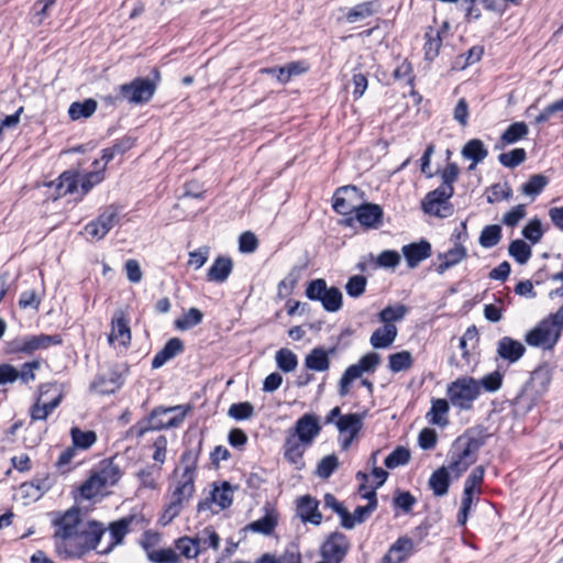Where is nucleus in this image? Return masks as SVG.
<instances>
[{"mask_svg":"<svg viewBox=\"0 0 563 563\" xmlns=\"http://www.w3.org/2000/svg\"><path fill=\"white\" fill-rule=\"evenodd\" d=\"M450 401L448 399L438 398L432 400L430 410L427 413V419L430 423L439 427H445L449 423L448 413L450 410Z\"/></svg>","mask_w":563,"mask_h":563,"instance_id":"obj_34","label":"nucleus"},{"mask_svg":"<svg viewBox=\"0 0 563 563\" xmlns=\"http://www.w3.org/2000/svg\"><path fill=\"white\" fill-rule=\"evenodd\" d=\"M358 490L362 497L368 500V504L366 506L356 507L352 515L346 511L344 520H342V526L346 529H352L355 525L363 522L377 506L374 489H367L365 484H361Z\"/></svg>","mask_w":563,"mask_h":563,"instance_id":"obj_17","label":"nucleus"},{"mask_svg":"<svg viewBox=\"0 0 563 563\" xmlns=\"http://www.w3.org/2000/svg\"><path fill=\"white\" fill-rule=\"evenodd\" d=\"M364 201L363 192L355 186H345L339 188L333 196V209L343 216L351 214Z\"/></svg>","mask_w":563,"mask_h":563,"instance_id":"obj_14","label":"nucleus"},{"mask_svg":"<svg viewBox=\"0 0 563 563\" xmlns=\"http://www.w3.org/2000/svg\"><path fill=\"white\" fill-rule=\"evenodd\" d=\"M256 563H302V559L299 551L288 549L279 556L265 553L260 559H257Z\"/></svg>","mask_w":563,"mask_h":563,"instance_id":"obj_46","label":"nucleus"},{"mask_svg":"<svg viewBox=\"0 0 563 563\" xmlns=\"http://www.w3.org/2000/svg\"><path fill=\"white\" fill-rule=\"evenodd\" d=\"M310 445L298 439L289 431H286L285 442L283 445L284 459L295 466L296 470L305 467L303 455Z\"/></svg>","mask_w":563,"mask_h":563,"instance_id":"obj_21","label":"nucleus"},{"mask_svg":"<svg viewBox=\"0 0 563 563\" xmlns=\"http://www.w3.org/2000/svg\"><path fill=\"white\" fill-rule=\"evenodd\" d=\"M228 415L235 420H247L254 416V407L249 401L233 404L230 406Z\"/></svg>","mask_w":563,"mask_h":563,"instance_id":"obj_58","label":"nucleus"},{"mask_svg":"<svg viewBox=\"0 0 563 563\" xmlns=\"http://www.w3.org/2000/svg\"><path fill=\"white\" fill-rule=\"evenodd\" d=\"M202 312L197 308H190L180 318L175 320V328L180 331L189 330L202 321Z\"/></svg>","mask_w":563,"mask_h":563,"instance_id":"obj_48","label":"nucleus"},{"mask_svg":"<svg viewBox=\"0 0 563 563\" xmlns=\"http://www.w3.org/2000/svg\"><path fill=\"white\" fill-rule=\"evenodd\" d=\"M62 343L59 335L37 334L18 338L10 343V351L15 353L32 354L45 350L52 345Z\"/></svg>","mask_w":563,"mask_h":563,"instance_id":"obj_13","label":"nucleus"},{"mask_svg":"<svg viewBox=\"0 0 563 563\" xmlns=\"http://www.w3.org/2000/svg\"><path fill=\"white\" fill-rule=\"evenodd\" d=\"M184 349L183 341L178 338H173L167 341V343L164 345V347L156 353V355L152 360V367L153 368H159L162 367L166 362L175 357L177 354H179Z\"/></svg>","mask_w":563,"mask_h":563,"instance_id":"obj_33","label":"nucleus"},{"mask_svg":"<svg viewBox=\"0 0 563 563\" xmlns=\"http://www.w3.org/2000/svg\"><path fill=\"white\" fill-rule=\"evenodd\" d=\"M453 194L454 189H450L448 186L438 187L427 194L421 203L422 210L424 213L438 218L450 217L453 213V207L450 203Z\"/></svg>","mask_w":563,"mask_h":563,"instance_id":"obj_8","label":"nucleus"},{"mask_svg":"<svg viewBox=\"0 0 563 563\" xmlns=\"http://www.w3.org/2000/svg\"><path fill=\"white\" fill-rule=\"evenodd\" d=\"M107 489V486L101 482L97 473L82 483L80 486V494L85 499H91L98 495H101Z\"/></svg>","mask_w":563,"mask_h":563,"instance_id":"obj_43","label":"nucleus"},{"mask_svg":"<svg viewBox=\"0 0 563 563\" xmlns=\"http://www.w3.org/2000/svg\"><path fill=\"white\" fill-rule=\"evenodd\" d=\"M162 477V466L159 465H146L140 468L136 473V478L139 481V490L141 489H150L156 490L159 489V482Z\"/></svg>","mask_w":563,"mask_h":563,"instance_id":"obj_27","label":"nucleus"},{"mask_svg":"<svg viewBox=\"0 0 563 563\" xmlns=\"http://www.w3.org/2000/svg\"><path fill=\"white\" fill-rule=\"evenodd\" d=\"M462 155L466 159H472L470 169H474L478 163L487 157L488 151L481 140L473 139L463 146Z\"/></svg>","mask_w":563,"mask_h":563,"instance_id":"obj_35","label":"nucleus"},{"mask_svg":"<svg viewBox=\"0 0 563 563\" xmlns=\"http://www.w3.org/2000/svg\"><path fill=\"white\" fill-rule=\"evenodd\" d=\"M526 159V151L523 148H515L507 153H501L498 157L500 164L506 167L514 168Z\"/></svg>","mask_w":563,"mask_h":563,"instance_id":"obj_63","label":"nucleus"},{"mask_svg":"<svg viewBox=\"0 0 563 563\" xmlns=\"http://www.w3.org/2000/svg\"><path fill=\"white\" fill-rule=\"evenodd\" d=\"M509 255L519 264L528 263L532 255L531 246L523 240H515L509 244Z\"/></svg>","mask_w":563,"mask_h":563,"instance_id":"obj_45","label":"nucleus"},{"mask_svg":"<svg viewBox=\"0 0 563 563\" xmlns=\"http://www.w3.org/2000/svg\"><path fill=\"white\" fill-rule=\"evenodd\" d=\"M426 44H424V54L427 59L432 60L439 54L442 40L440 36V32L434 29H429L424 35Z\"/></svg>","mask_w":563,"mask_h":563,"instance_id":"obj_50","label":"nucleus"},{"mask_svg":"<svg viewBox=\"0 0 563 563\" xmlns=\"http://www.w3.org/2000/svg\"><path fill=\"white\" fill-rule=\"evenodd\" d=\"M563 330V308L539 322L525 335L528 345L543 350H552Z\"/></svg>","mask_w":563,"mask_h":563,"instance_id":"obj_4","label":"nucleus"},{"mask_svg":"<svg viewBox=\"0 0 563 563\" xmlns=\"http://www.w3.org/2000/svg\"><path fill=\"white\" fill-rule=\"evenodd\" d=\"M367 279L363 275H354L349 278L345 290L350 297L357 298L365 292Z\"/></svg>","mask_w":563,"mask_h":563,"instance_id":"obj_62","label":"nucleus"},{"mask_svg":"<svg viewBox=\"0 0 563 563\" xmlns=\"http://www.w3.org/2000/svg\"><path fill=\"white\" fill-rule=\"evenodd\" d=\"M382 8L379 0H369L361 2L353 8L349 9L345 14L347 23H357L364 21L374 14L378 13Z\"/></svg>","mask_w":563,"mask_h":563,"instance_id":"obj_25","label":"nucleus"},{"mask_svg":"<svg viewBox=\"0 0 563 563\" xmlns=\"http://www.w3.org/2000/svg\"><path fill=\"white\" fill-rule=\"evenodd\" d=\"M364 416L360 413H347L335 421L340 434L342 450L346 451L363 427Z\"/></svg>","mask_w":563,"mask_h":563,"instance_id":"obj_15","label":"nucleus"},{"mask_svg":"<svg viewBox=\"0 0 563 563\" xmlns=\"http://www.w3.org/2000/svg\"><path fill=\"white\" fill-rule=\"evenodd\" d=\"M305 365L311 371L324 372L330 366L329 355L323 349L316 347L306 356Z\"/></svg>","mask_w":563,"mask_h":563,"instance_id":"obj_40","label":"nucleus"},{"mask_svg":"<svg viewBox=\"0 0 563 563\" xmlns=\"http://www.w3.org/2000/svg\"><path fill=\"white\" fill-rule=\"evenodd\" d=\"M276 525V517L273 514H266L261 519L251 522L249 525V529L254 532L271 534L274 531Z\"/></svg>","mask_w":563,"mask_h":563,"instance_id":"obj_57","label":"nucleus"},{"mask_svg":"<svg viewBox=\"0 0 563 563\" xmlns=\"http://www.w3.org/2000/svg\"><path fill=\"white\" fill-rule=\"evenodd\" d=\"M397 334L398 330L395 324H384L372 333L369 342L374 349H387L394 343Z\"/></svg>","mask_w":563,"mask_h":563,"instance_id":"obj_32","label":"nucleus"},{"mask_svg":"<svg viewBox=\"0 0 563 563\" xmlns=\"http://www.w3.org/2000/svg\"><path fill=\"white\" fill-rule=\"evenodd\" d=\"M477 384L479 385V393L482 391V389L488 393H495L503 385V375L499 372L495 371L493 373H489L488 375H485L481 379H477Z\"/></svg>","mask_w":563,"mask_h":563,"instance_id":"obj_59","label":"nucleus"},{"mask_svg":"<svg viewBox=\"0 0 563 563\" xmlns=\"http://www.w3.org/2000/svg\"><path fill=\"white\" fill-rule=\"evenodd\" d=\"M409 460H410L409 450L404 446H398L385 459V465L388 468H396L400 465L407 464L409 462Z\"/></svg>","mask_w":563,"mask_h":563,"instance_id":"obj_60","label":"nucleus"},{"mask_svg":"<svg viewBox=\"0 0 563 563\" xmlns=\"http://www.w3.org/2000/svg\"><path fill=\"white\" fill-rule=\"evenodd\" d=\"M232 500L233 489L231 485L228 482H222L219 485H213L210 495L206 499L199 501L197 510L199 512L211 511L217 514L230 507Z\"/></svg>","mask_w":563,"mask_h":563,"instance_id":"obj_12","label":"nucleus"},{"mask_svg":"<svg viewBox=\"0 0 563 563\" xmlns=\"http://www.w3.org/2000/svg\"><path fill=\"white\" fill-rule=\"evenodd\" d=\"M402 254L410 268H415L420 262L428 258L431 255V244L427 241H420L418 243H411L404 245Z\"/></svg>","mask_w":563,"mask_h":563,"instance_id":"obj_26","label":"nucleus"},{"mask_svg":"<svg viewBox=\"0 0 563 563\" xmlns=\"http://www.w3.org/2000/svg\"><path fill=\"white\" fill-rule=\"evenodd\" d=\"M549 180L541 174L532 175L521 187V192L534 199L548 185Z\"/></svg>","mask_w":563,"mask_h":563,"instance_id":"obj_49","label":"nucleus"},{"mask_svg":"<svg viewBox=\"0 0 563 563\" xmlns=\"http://www.w3.org/2000/svg\"><path fill=\"white\" fill-rule=\"evenodd\" d=\"M382 362L376 352H368L357 363L350 365L339 380V395L345 397L350 393L351 384L362 378L364 374L374 373Z\"/></svg>","mask_w":563,"mask_h":563,"instance_id":"obj_7","label":"nucleus"},{"mask_svg":"<svg viewBox=\"0 0 563 563\" xmlns=\"http://www.w3.org/2000/svg\"><path fill=\"white\" fill-rule=\"evenodd\" d=\"M70 434L76 449L87 450L97 441L95 431H81L78 428H73Z\"/></svg>","mask_w":563,"mask_h":563,"instance_id":"obj_51","label":"nucleus"},{"mask_svg":"<svg viewBox=\"0 0 563 563\" xmlns=\"http://www.w3.org/2000/svg\"><path fill=\"white\" fill-rule=\"evenodd\" d=\"M130 522L131 520L129 519H121L112 522L109 527L108 534L104 532L100 545L95 550L100 554H108L111 552L114 547L122 543L129 531Z\"/></svg>","mask_w":563,"mask_h":563,"instance_id":"obj_20","label":"nucleus"},{"mask_svg":"<svg viewBox=\"0 0 563 563\" xmlns=\"http://www.w3.org/2000/svg\"><path fill=\"white\" fill-rule=\"evenodd\" d=\"M197 468V454L187 451L181 455L180 466L175 470L176 481L167 496L159 521L170 523L192 498L195 493V478Z\"/></svg>","mask_w":563,"mask_h":563,"instance_id":"obj_2","label":"nucleus"},{"mask_svg":"<svg viewBox=\"0 0 563 563\" xmlns=\"http://www.w3.org/2000/svg\"><path fill=\"white\" fill-rule=\"evenodd\" d=\"M356 220L365 228H377L383 220V209L376 203L365 201L355 211Z\"/></svg>","mask_w":563,"mask_h":563,"instance_id":"obj_23","label":"nucleus"},{"mask_svg":"<svg viewBox=\"0 0 563 563\" xmlns=\"http://www.w3.org/2000/svg\"><path fill=\"white\" fill-rule=\"evenodd\" d=\"M446 396L454 408L462 411L472 409L474 401L479 397L477 379L471 376L456 378L448 385Z\"/></svg>","mask_w":563,"mask_h":563,"instance_id":"obj_5","label":"nucleus"},{"mask_svg":"<svg viewBox=\"0 0 563 563\" xmlns=\"http://www.w3.org/2000/svg\"><path fill=\"white\" fill-rule=\"evenodd\" d=\"M350 550V542L341 532L331 533L320 548L322 559L341 563Z\"/></svg>","mask_w":563,"mask_h":563,"instance_id":"obj_16","label":"nucleus"},{"mask_svg":"<svg viewBox=\"0 0 563 563\" xmlns=\"http://www.w3.org/2000/svg\"><path fill=\"white\" fill-rule=\"evenodd\" d=\"M53 526L58 547L71 556H80L97 549L104 534L103 525L95 520L84 522L78 508L56 514Z\"/></svg>","mask_w":563,"mask_h":563,"instance_id":"obj_1","label":"nucleus"},{"mask_svg":"<svg viewBox=\"0 0 563 563\" xmlns=\"http://www.w3.org/2000/svg\"><path fill=\"white\" fill-rule=\"evenodd\" d=\"M96 473L107 488L115 485L122 477L121 467L112 460L103 461L100 465V470Z\"/></svg>","mask_w":563,"mask_h":563,"instance_id":"obj_38","label":"nucleus"},{"mask_svg":"<svg viewBox=\"0 0 563 563\" xmlns=\"http://www.w3.org/2000/svg\"><path fill=\"white\" fill-rule=\"evenodd\" d=\"M484 445V438L472 432L460 435L449 452L448 468L454 477H460L477 460L479 449Z\"/></svg>","mask_w":563,"mask_h":563,"instance_id":"obj_3","label":"nucleus"},{"mask_svg":"<svg viewBox=\"0 0 563 563\" xmlns=\"http://www.w3.org/2000/svg\"><path fill=\"white\" fill-rule=\"evenodd\" d=\"M97 110V102L93 99H87L84 102H73L69 106L68 114L73 120L91 117Z\"/></svg>","mask_w":563,"mask_h":563,"instance_id":"obj_47","label":"nucleus"},{"mask_svg":"<svg viewBox=\"0 0 563 563\" xmlns=\"http://www.w3.org/2000/svg\"><path fill=\"white\" fill-rule=\"evenodd\" d=\"M119 222V210L114 206L107 207L97 219L84 227V233L90 241H100Z\"/></svg>","mask_w":563,"mask_h":563,"instance_id":"obj_11","label":"nucleus"},{"mask_svg":"<svg viewBox=\"0 0 563 563\" xmlns=\"http://www.w3.org/2000/svg\"><path fill=\"white\" fill-rule=\"evenodd\" d=\"M51 186H55L56 195L54 199L64 197L67 194H74L78 190L77 175L73 172H65L59 176L57 183Z\"/></svg>","mask_w":563,"mask_h":563,"instance_id":"obj_39","label":"nucleus"},{"mask_svg":"<svg viewBox=\"0 0 563 563\" xmlns=\"http://www.w3.org/2000/svg\"><path fill=\"white\" fill-rule=\"evenodd\" d=\"M412 550L413 541L408 537H401L390 547L380 563H402Z\"/></svg>","mask_w":563,"mask_h":563,"instance_id":"obj_24","label":"nucleus"},{"mask_svg":"<svg viewBox=\"0 0 563 563\" xmlns=\"http://www.w3.org/2000/svg\"><path fill=\"white\" fill-rule=\"evenodd\" d=\"M287 431L311 446L321 432V424L316 415L305 413Z\"/></svg>","mask_w":563,"mask_h":563,"instance_id":"obj_18","label":"nucleus"},{"mask_svg":"<svg viewBox=\"0 0 563 563\" xmlns=\"http://www.w3.org/2000/svg\"><path fill=\"white\" fill-rule=\"evenodd\" d=\"M528 134V126L525 122H516L507 128L501 135V141L505 144L516 143L518 140Z\"/></svg>","mask_w":563,"mask_h":563,"instance_id":"obj_56","label":"nucleus"},{"mask_svg":"<svg viewBox=\"0 0 563 563\" xmlns=\"http://www.w3.org/2000/svg\"><path fill=\"white\" fill-rule=\"evenodd\" d=\"M233 263L229 257L219 256L207 273V278L214 283H224L232 273Z\"/></svg>","mask_w":563,"mask_h":563,"instance_id":"obj_31","label":"nucleus"},{"mask_svg":"<svg viewBox=\"0 0 563 563\" xmlns=\"http://www.w3.org/2000/svg\"><path fill=\"white\" fill-rule=\"evenodd\" d=\"M467 256L466 249L461 243H455L454 246L445 253L439 255L440 264L437 266V272L443 274L452 266L461 263Z\"/></svg>","mask_w":563,"mask_h":563,"instance_id":"obj_30","label":"nucleus"},{"mask_svg":"<svg viewBox=\"0 0 563 563\" xmlns=\"http://www.w3.org/2000/svg\"><path fill=\"white\" fill-rule=\"evenodd\" d=\"M522 235L532 244H537L543 236L542 223L539 219L530 220L522 229Z\"/></svg>","mask_w":563,"mask_h":563,"instance_id":"obj_61","label":"nucleus"},{"mask_svg":"<svg viewBox=\"0 0 563 563\" xmlns=\"http://www.w3.org/2000/svg\"><path fill=\"white\" fill-rule=\"evenodd\" d=\"M339 460L334 454L324 456L318 464L317 475L321 478H328L338 468Z\"/></svg>","mask_w":563,"mask_h":563,"instance_id":"obj_64","label":"nucleus"},{"mask_svg":"<svg viewBox=\"0 0 563 563\" xmlns=\"http://www.w3.org/2000/svg\"><path fill=\"white\" fill-rule=\"evenodd\" d=\"M526 353V346L522 342L510 336H503L496 345V354L503 361L509 364L517 363Z\"/></svg>","mask_w":563,"mask_h":563,"instance_id":"obj_22","label":"nucleus"},{"mask_svg":"<svg viewBox=\"0 0 563 563\" xmlns=\"http://www.w3.org/2000/svg\"><path fill=\"white\" fill-rule=\"evenodd\" d=\"M190 410V406L159 407L154 409L148 417L151 429H165L178 427Z\"/></svg>","mask_w":563,"mask_h":563,"instance_id":"obj_9","label":"nucleus"},{"mask_svg":"<svg viewBox=\"0 0 563 563\" xmlns=\"http://www.w3.org/2000/svg\"><path fill=\"white\" fill-rule=\"evenodd\" d=\"M501 239V229L497 224L485 227L479 235L478 242L485 249H490L499 243Z\"/></svg>","mask_w":563,"mask_h":563,"instance_id":"obj_52","label":"nucleus"},{"mask_svg":"<svg viewBox=\"0 0 563 563\" xmlns=\"http://www.w3.org/2000/svg\"><path fill=\"white\" fill-rule=\"evenodd\" d=\"M131 329L129 320L123 311H117L111 319V331L108 335V342L112 346L126 349L131 344Z\"/></svg>","mask_w":563,"mask_h":563,"instance_id":"obj_19","label":"nucleus"},{"mask_svg":"<svg viewBox=\"0 0 563 563\" xmlns=\"http://www.w3.org/2000/svg\"><path fill=\"white\" fill-rule=\"evenodd\" d=\"M95 170L85 174L80 183L81 196L86 195L92 187L100 184L104 178L103 167H99V161L93 162Z\"/></svg>","mask_w":563,"mask_h":563,"instance_id":"obj_44","label":"nucleus"},{"mask_svg":"<svg viewBox=\"0 0 563 563\" xmlns=\"http://www.w3.org/2000/svg\"><path fill=\"white\" fill-rule=\"evenodd\" d=\"M148 560L153 563H179V555L175 548L152 550L147 552Z\"/></svg>","mask_w":563,"mask_h":563,"instance_id":"obj_55","label":"nucleus"},{"mask_svg":"<svg viewBox=\"0 0 563 563\" xmlns=\"http://www.w3.org/2000/svg\"><path fill=\"white\" fill-rule=\"evenodd\" d=\"M275 360L278 368L286 373L295 371L298 365L296 354L288 349L278 350Z\"/></svg>","mask_w":563,"mask_h":563,"instance_id":"obj_53","label":"nucleus"},{"mask_svg":"<svg viewBox=\"0 0 563 563\" xmlns=\"http://www.w3.org/2000/svg\"><path fill=\"white\" fill-rule=\"evenodd\" d=\"M297 514L303 522L321 523L322 515L318 510V501L310 496H303L298 500Z\"/></svg>","mask_w":563,"mask_h":563,"instance_id":"obj_28","label":"nucleus"},{"mask_svg":"<svg viewBox=\"0 0 563 563\" xmlns=\"http://www.w3.org/2000/svg\"><path fill=\"white\" fill-rule=\"evenodd\" d=\"M330 287L327 286V283L322 278H317L310 282L306 288V296L310 300L320 301L323 303L324 298L329 291Z\"/></svg>","mask_w":563,"mask_h":563,"instance_id":"obj_54","label":"nucleus"},{"mask_svg":"<svg viewBox=\"0 0 563 563\" xmlns=\"http://www.w3.org/2000/svg\"><path fill=\"white\" fill-rule=\"evenodd\" d=\"M553 368L549 364L543 363L532 372L529 384L538 395H543L551 384Z\"/></svg>","mask_w":563,"mask_h":563,"instance_id":"obj_29","label":"nucleus"},{"mask_svg":"<svg viewBox=\"0 0 563 563\" xmlns=\"http://www.w3.org/2000/svg\"><path fill=\"white\" fill-rule=\"evenodd\" d=\"M413 364L412 355L409 351L393 353L388 356V368L393 373H399L409 369Z\"/></svg>","mask_w":563,"mask_h":563,"instance_id":"obj_42","label":"nucleus"},{"mask_svg":"<svg viewBox=\"0 0 563 563\" xmlns=\"http://www.w3.org/2000/svg\"><path fill=\"white\" fill-rule=\"evenodd\" d=\"M63 391L56 384H43L38 388V396L30 409L32 421L45 420L60 404Z\"/></svg>","mask_w":563,"mask_h":563,"instance_id":"obj_6","label":"nucleus"},{"mask_svg":"<svg viewBox=\"0 0 563 563\" xmlns=\"http://www.w3.org/2000/svg\"><path fill=\"white\" fill-rule=\"evenodd\" d=\"M156 90L155 84L148 78H136L129 84L119 86V98L139 104L151 100Z\"/></svg>","mask_w":563,"mask_h":563,"instance_id":"obj_10","label":"nucleus"},{"mask_svg":"<svg viewBox=\"0 0 563 563\" xmlns=\"http://www.w3.org/2000/svg\"><path fill=\"white\" fill-rule=\"evenodd\" d=\"M450 473L451 472L446 466H441L431 474L429 478V486L435 496L441 497L448 494L450 486Z\"/></svg>","mask_w":563,"mask_h":563,"instance_id":"obj_36","label":"nucleus"},{"mask_svg":"<svg viewBox=\"0 0 563 563\" xmlns=\"http://www.w3.org/2000/svg\"><path fill=\"white\" fill-rule=\"evenodd\" d=\"M407 312L408 308L405 305L388 306L378 313V320L385 325L395 324V322L401 321Z\"/></svg>","mask_w":563,"mask_h":563,"instance_id":"obj_41","label":"nucleus"},{"mask_svg":"<svg viewBox=\"0 0 563 563\" xmlns=\"http://www.w3.org/2000/svg\"><path fill=\"white\" fill-rule=\"evenodd\" d=\"M174 547L179 558L184 556L188 560L196 559L201 552L199 538L180 537L175 541Z\"/></svg>","mask_w":563,"mask_h":563,"instance_id":"obj_37","label":"nucleus"}]
</instances>
